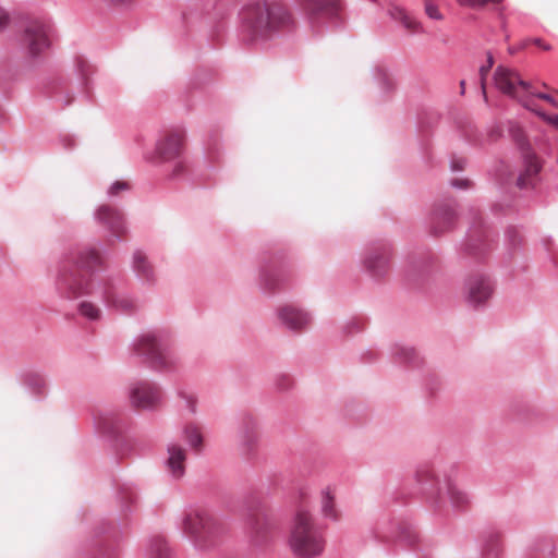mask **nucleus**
Instances as JSON below:
<instances>
[{
    "label": "nucleus",
    "mask_w": 558,
    "mask_h": 558,
    "mask_svg": "<svg viewBox=\"0 0 558 558\" xmlns=\"http://www.w3.org/2000/svg\"><path fill=\"white\" fill-rule=\"evenodd\" d=\"M129 397L137 409H154L161 400L160 389L147 381H137L130 387Z\"/></svg>",
    "instance_id": "10"
},
{
    "label": "nucleus",
    "mask_w": 558,
    "mask_h": 558,
    "mask_svg": "<svg viewBox=\"0 0 558 558\" xmlns=\"http://www.w3.org/2000/svg\"><path fill=\"white\" fill-rule=\"evenodd\" d=\"M151 558H171L169 548L162 538H156L149 547Z\"/></svg>",
    "instance_id": "28"
},
{
    "label": "nucleus",
    "mask_w": 558,
    "mask_h": 558,
    "mask_svg": "<svg viewBox=\"0 0 558 558\" xmlns=\"http://www.w3.org/2000/svg\"><path fill=\"white\" fill-rule=\"evenodd\" d=\"M415 480L424 489H430L435 486L436 475L429 464H422L416 469Z\"/></svg>",
    "instance_id": "23"
},
{
    "label": "nucleus",
    "mask_w": 558,
    "mask_h": 558,
    "mask_svg": "<svg viewBox=\"0 0 558 558\" xmlns=\"http://www.w3.org/2000/svg\"><path fill=\"white\" fill-rule=\"evenodd\" d=\"M130 189V185L128 182H124V181H116L113 182L110 187L108 189V195L109 196H116L118 195L121 191H126Z\"/></svg>",
    "instance_id": "35"
},
{
    "label": "nucleus",
    "mask_w": 558,
    "mask_h": 558,
    "mask_svg": "<svg viewBox=\"0 0 558 558\" xmlns=\"http://www.w3.org/2000/svg\"><path fill=\"white\" fill-rule=\"evenodd\" d=\"M496 88L504 95L517 100L521 105L527 104L526 99L532 90V83L521 77V74L505 65H498L494 72Z\"/></svg>",
    "instance_id": "8"
},
{
    "label": "nucleus",
    "mask_w": 558,
    "mask_h": 558,
    "mask_svg": "<svg viewBox=\"0 0 558 558\" xmlns=\"http://www.w3.org/2000/svg\"><path fill=\"white\" fill-rule=\"evenodd\" d=\"M288 544L293 555L299 558H316L323 554L325 537L307 510L301 508L295 512Z\"/></svg>",
    "instance_id": "3"
},
{
    "label": "nucleus",
    "mask_w": 558,
    "mask_h": 558,
    "mask_svg": "<svg viewBox=\"0 0 558 558\" xmlns=\"http://www.w3.org/2000/svg\"><path fill=\"white\" fill-rule=\"evenodd\" d=\"M109 3L116 7H124L131 4L134 0H107Z\"/></svg>",
    "instance_id": "42"
},
{
    "label": "nucleus",
    "mask_w": 558,
    "mask_h": 558,
    "mask_svg": "<svg viewBox=\"0 0 558 558\" xmlns=\"http://www.w3.org/2000/svg\"><path fill=\"white\" fill-rule=\"evenodd\" d=\"M102 257L95 247L84 246L72 251L61 262L56 286L68 299L93 294L96 287L92 272L100 268Z\"/></svg>",
    "instance_id": "1"
},
{
    "label": "nucleus",
    "mask_w": 558,
    "mask_h": 558,
    "mask_svg": "<svg viewBox=\"0 0 558 558\" xmlns=\"http://www.w3.org/2000/svg\"><path fill=\"white\" fill-rule=\"evenodd\" d=\"M27 385H28V388L34 393H40L46 387V383H45L44 378H41L38 375H31L28 377Z\"/></svg>",
    "instance_id": "32"
},
{
    "label": "nucleus",
    "mask_w": 558,
    "mask_h": 558,
    "mask_svg": "<svg viewBox=\"0 0 558 558\" xmlns=\"http://www.w3.org/2000/svg\"><path fill=\"white\" fill-rule=\"evenodd\" d=\"M456 223V215L449 205L439 206L432 218V232L440 235L453 228Z\"/></svg>",
    "instance_id": "16"
},
{
    "label": "nucleus",
    "mask_w": 558,
    "mask_h": 558,
    "mask_svg": "<svg viewBox=\"0 0 558 558\" xmlns=\"http://www.w3.org/2000/svg\"><path fill=\"white\" fill-rule=\"evenodd\" d=\"M389 14L395 20L400 21L401 24L404 26V28L407 31H409L410 33H412V34L425 33V29H424L422 23L420 21H417L415 17L408 14L402 8L391 5L389 9Z\"/></svg>",
    "instance_id": "21"
},
{
    "label": "nucleus",
    "mask_w": 558,
    "mask_h": 558,
    "mask_svg": "<svg viewBox=\"0 0 558 558\" xmlns=\"http://www.w3.org/2000/svg\"><path fill=\"white\" fill-rule=\"evenodd\" d=\"M183 439L195 451L199 452L203 447V436L199 428L193 424L186 425L182 432Z\"/></svg>",
    "instance_id": "24"
},
{
    "label": "nucleus",
    "mask_w": 558,
    "mask_h": 558,
    "mask_svg": "<svg viewBox=\"0 0 558 558\" xmlns=\"http://www.w3.org/2000/svg\"><path fill=\"white\" fill-rule=\"evenodd\" d=\"M96 427L101 433H112L114 430L116 418L111 412H100L94 417Z\"/></svg>",
    "instance_id": "25"
},
{
    "label": "nucleus",
    "mask_w": 558,
    "mask_h": 558,
    "mask_svg": "<svg viewBox=\"0 0 558 558\" xmlns=\"http://www.w3.org/2000/svg\"><path fill=\"white\" fill-rule=\"evenodd\" d=\"M538 116H541L544 120H546L550 124H553L556 128H558V114H556V116H546L543 112H538Z\"/></svg>",
    "instance_id": "40"
},
{
    "label": "nucleus",
    "mask_w": 558,
    "mask_h": 558,
    "mask_svg": "<svg viewBox=\"0 0 558 558\" xmlns=\"http://www.w3.org/2000/svg\"><path fill=\"white\" fill-rule=\"evenodd\" d=\"M277 316L281 325L292 331H301L312 322L310 313L293 305H286L279 308Z\"/></svg>",
    "instance_id": "11"
},
{
    "label": "nucleus",
    "mask_w": 558,
    "mask_h": 558,
    "mask_svg": "<svg viewBox=\"0 0 558 558\" xmlns=\"http://www.w3.org/2000/svg\"><path fill=\"white\" fill-rule=\"evenodd\" d=\"M20 28L21 45L29 57L36 58L50 47L52 27L47 20L26 17Z\"/></svg>",
    "instance_id": "6"
},
{
    "label": "nucleus",
    "mask_w": 558,
    "mask_h": 558,
    "mask_svg": "<svg viewBox=\"0 0 558 558\" xmlns=\"http://www.w3.org/2000/svg\"><path fill=\"white\" fill-rule=\"evenodd\" d=\"M425 14L436 21H442L444 14L440 12L439 7L433 0H423Z\"/></svg>",
    "instance_id": "31"
},
{
    "label": "nucleus",
    "mask_w": 558,
    "mask_h": 558,
    "mask_svg": "<svg viewBox=\"0 0 558 558\" xmlns=\"http://www.w3.org/2000/svg\"><path fill=\"white\" fill-rule=\"evenodd\" d=\"M457 2L462 7H469L472 9H481L487 5L498 7L504 2V0H457Z\"/></svg>",
    "instance_id": "30"
},
{
    "label": "nucleus",
    "mask_w": 558,
    "mask_h": 558,
    "mask_svg": "<svg viewBox=\"0 0 558 558\" xmlns=\"http://www.w3.org/2000/svg\"><path fill=\"white\" fill-rule=\"evenodd\" d=\"M320 512L325 519L338 521L340 512L336 505V493L330 487H325L320 492Z\"/></svg>",
    "instance_id": "20"
},
{
    "label": "nucleus",
    "mask_w": 558,
    "mask_h": 558,
    "mask_svg": "<svg viewBox=\"0 0 558 558\" xmlns=\"http://www.w3.org/2000/svg\"><path fill=\"white\" fill-rule=\"evenodd\" d=\"M9 21V14L2 8H0V31L4 29L8 26Z\"/></svg>",
    "instance_id": "39"
},
{
    "label": "nucleus",
    "mask_w": 558,
    "mask_h": 558,
    "mask_svg": "<svg viewBox=\"0 0 558 558\" xmlns=\"http://www.w3.org/2000/svg\"><path fill=\"white\" fill-rule=\"evenodd\" d=\"M77 311L81 316L89 320H98L101 317V310L89 301H82L78 304Z\"/></svg>",
    "instance_id": "27"
},
{
    "label": "nucleus",
    "mask_w": 558,
    "mask_h": 558,
    "mask_svg": "<svg viewBox=\"0 0 558 558\" xmlns=\"http://www.w3.org/2000/svg\"><path fill=\"white\" fill-rule=\"evenodd\" d=\"M347 328H350L349 332H352L353 330H360V325L357 322L351 320L348 323Z\"/></svg>",
    "instance_id": "43"
},
{
    "label": "nucleus",
    "mask_w": 558,
    "mask_h": 558,
    "mask_svg": "<svg viewBox=\"0 0 558 558\" xmlns=\"http://www.w3.org/2000/svg\"><path fill=\"white\" fill-rule=\"evenodd\" d=\"M182 397L185 399L186 408L194 413L196 407V398L193 395L186 393H182Z\"/></svg>",
    "instance_id": "38"
},
{
    "label": "nucleus",
    "mask_w": 558,
    "mask_h": 558,
    "mask_svg": "<svg viewBox=\"0 0 558 558\" xmlns=\"http://www.w3.org/2000/svg\"><path fill=\"white\" fill-rule=\"evenodd\" d=\"M136 354L143 355L156 369H167L173 364L166 333L148 330L138 336L133 342Z\"/></svg>",
    "instance_id": "5"
},
{
    "label": "nucleus",
    "mask_w": 558,
    "mask_h": 558,
    "mask_svg": "<svg viewBox=\"0 0 558 558\" xmlns=\"http://www.w3.org/2000/svg\"><path fill=\"white\" fill-rule=\"evenodd\" d=\"M397 354L402 356L404 361L409 363H414L417 357L416 351L413 348H401Z\"/></svg>",
    "instance_id": "36"
},
{
    "label": "nucleus",
    "mask_w": 558,
    "mask_h": 558,
    "mask_svg": "<svg viewBox=\"0 0 558 558\" xmlns=\"http://www.w3.org/2000/svg\"><path fill=\"white\" fill-rule=\"evenodd\" d=\"M99 296L108 306L123 314L132 313L136 307L132 298L125 294L112 292L109 289H99Z\"/></svg>",
    "instance_id": "17"
},
{
    "label": "nucleus",
    "mask_w": 558,
    "mask_h": 558,
    "mask_svg": "<svg viewBox=\"0 0 558 558\" xmlns=\"http://www.w3.org/2000/svg\"><path fill=\"white\" fill-rule=\"evenodd\" d=\"M532 90L533 93H530L527 96V104H523L522 106L529 110H532L538 114V110L535 107V100L536 99H543L551 105H556L554 98L549 96L548 94L541 93L537 87L532 83Z\"/></svg>",
    "instance_id": "26"
},
{
    "label": "nucleus",
    "mask_w": 558,
    "mask_h": 558,
    "mask_svg": "<svg viewBox=\"0 0 558 558\" xmlns=\"http://www.w3.org/2000/svg\"><path fill=\"white\" fill-rule=\"evenodd\" d=\"M493 293V288L487 278L482 276L471 278L466 283L468 302L474 306L486 302Z\"/></svg>",
    "instance_id": "13"
},
{
    "label": "nucleus",
    "mask_w": 558,
    "mask_h": 558,
    "mask_svg": "<svg viewBox=\"0 0 558 558\" xmlns=\"http://www.w3.org/2000/svg\"><path fill=\"white\" fill-rule=\"evenodd\" d=\"M494 62L495 61H494L493 54L490 52H488L487 53V63L480 68L481 87H482V93H483L485 100H487L486 78H487L489 71L492 70V68L494 65Z\"/></svg>",
    "instance_id": "29"
},
{
    "label": "nucleus",
    "mask_w": 558,
    "mask_h": 558,
    "mask_svg": "<svg viewBox=\"0 0 558 558\" xmlns=\"http://www.w3.org/2000/svg\"><path fill=\"white\" fill-rule=\"evenodd\" d=\"M460 87H461V94H464V90H465V82L464 81L460 82Z\"/></svg>",
    "instance_id": "46"
},
{
    "label": "nucleus",
    "mask_w": 558,
    "mask_h": 558,
    "mask_svg": "<svg viewBox=\"0 0 558 558\" xmlns=\"http://www.w3.org/2000/svg\"><path fill=\"white\" fill-rule=\"evenodd\" d=\"M449 493L451 501L456 507H463L464 505L468 504V497L462 490L456 487H451Z\"/></svg>",
    "instance_id": "33"
},
{
    "label": "nucleus",
    "mask_w": 558,
    "mask_h": 558,
    "mask_svg": "<svg viewBox=\"0 0 558 558\" xmlns=\"http://www.w3.org/2000/svg\"><path fill=\"white\" fill-rule=\"evenodd\" d=\"M72 99H68L66 101L63 102V106H66L71 102Z\"/></svg>",
    "instance_id": "48"
},
{
    "label": "nucleus",
    "mask_w": 558,
    "mask_h": 558,
    "mask_svg": "<svg viewBox=\"0 0 558 558\" xmlns=\"http://www.w3.org/2000/svg\"><path fill=\"white\" fill-rule=\"evenodd\" d=\"M529 43H533L534 45H536L538 48H541L544 51L551 50V46L549 44L545 43L541 38H534L532 40H525V41L522 43L521 48H525Z\"/></svg>",
    "instance_id": "37"
},
{
    "label": "nucleus",
    "mask_w": 558,
    "mask_h": 558,
    "mask_svg": "<svg viewBox=\"0 0 558 558\" xmlns=\"http://www.w3.org/2000/svg\"><path fill=\"white\" fill-rule=\"evenodd\" d=\"M304 9L311 16L333 14L338 9V0H302Z\"/></svg>",
    "instance_id": "22"
},
{
    "label": "nucleus",
    "mask_w": 558,
    "mask_h": 558,
    "mask_svg": "<svg viewBox=\"0 0 558 558\" xmlns=\"http://www.w3.org/2000/svg\"><path fill=\"white\" fill-rule=\"evenodd\" d=\"M517 50L514 48H509V52L513 54Z\"/></svg>",
    "instance_id": "47"
},
{
    "label": "nucleus",
    "mask_w": 558,
    "mask_h": 558,
    "mask_svg": "<svg viewBox=\"0 0 558 558\" xmlns=\"http://www.w3.org/2000/svg\"><path fill=\"white\" fill-rule=\"evenodd\" d=\"M184 137V132L182 131H171L160 137L156 143L154 161L165 163L181 157Z\"/></svg>",
    "instance_id": "9"
},
{
    "label": "nucleus",
    "mask_w": 558,
    "mask_h": 558,
    "mask_svg": "<svg viewBox=\"0 0 558 558\" xmlns=\"http://www.w3.org/2000/svg\"><path fill=\"white\" fill-rule=\"evenodd\" d=\"M464 159H453L451 162V168L456 171L463 170L464 169Z\"/></svg>",
    "instance_id": "41"
},
{
    "label": "nucleus",
    "mask_w": 558,
    "mask_h": 558,
    "mask_svg": "<svg viewBox=\"0 0 558 558\" xmlns=\"http://www.w3.org/2000/svg\"><path fill=\"white\" fill-rule=\"evenodd\" d=\"M243 31L250 40L268 39L289 25L290 14L279 3L256 0L243 7L240 13Z\"/></svg>",
    "instance_id": "2"
},
{
    "label": "nucleus",
    "mask_w": 558,
    "mask_h": 558,
    "mask_svg": "<svg viewBox=\"0 0 558 558\" xmlns=\"http://www.w3.org/2000/svg\"><path fill=\"white\" fill-rule=\"evenodd\" d=\"M173 167H172V170H171V173H170V177L171 178H178L180 175H182L185 170H186V161L179 157L178 159L173 160Z\"/></svg>",
    "instance_id": "34"
},
{
    "label": "nucleus",
    "mask_w": 558,
    "mask_h": 558,
    "mask_svg": "<svg viewBox=\"0 0 558 558\" xmlns=\"http://www.w3.org/2000/svg\"><path fill=\"white\" fill-rule=\"evenodd\" d=\"M183 532L201 549L209 548L226 532L225 524L205 509H192L183 519Z\"/></svg>",
    "instance_id": "4"
},
{
    "label": "nucleus",
    "mask_w": 558,
    "mask_h": 558,
    "mask_svg": "<svg viewBox=\"0 0 558 558\" xmlns=\"http://www.w3.org/2000/svg\"><path fill=\"white\" fill-rule=\"evenodd\" d=\"M384 266L383 247H368L363 259V267L373 277L380 276Z\"/></svg>",
    "instance_id": "19"
},
{
    "label": "nucleus",
    "mask_w": 558,
    "mask_h": 558,
    "mask_svg": "<svg viewBox=\"0 0 558 558\" xmlns=\"http://www.w3.org/2000/svg\"><path fill=\"white\" fill-rule=\"evenodd\" d=\"M238 442L243 454H250L257 442V429L254 417L250 414L241 416L238 426Z\"/></svg>",
    "instance_id": "12"
},
{
    "label": "nucleus",
    "mask_w": 558,
    "mask_h": 558,
    "mask_svg": "<svg viewBox=\"0 0 558 558\" xmlns=\"http://www.w3.org/2000/svg\"><path fill=\"white\" fill-rule=\"evenodd\" d=\"M95 218L99 223L111 230L117 239H120V234L125 231L122 214L108 205L100 206L95 213Z\"/></svg>",
    "instance_id": "14"
},
{
    "label": "nucleus",
    "mask_w": 558,
    "mask_h": 558,
    "mask_svg": "<svg viewBox=\"0 0 558 558\" xmlns=\"http://www.w3.org/2000/svg\"><path fill=\"white\" fill-rule=\"evenodd\" d=\"M509 132L522 149V168L517 184L520 189H534L541 182L543 162L526 145L523 130L519 124L511 123Z\"/></svg>",
    "instance_id": "7"
},
{
    "label": "nucleus",
    "mask_w": 558,
    "mask_h": 558,
    "mask_svg": "<svg viewBox=\"0 0 558 558\" xmlns=\"http://www.w3.org/2000/svg\"><path fill=\"white\" fill-rule=\"evenodd\" d=\"M264 281L267 286H269L270 289L275 288V284L270 282V279L268 277H265Z\"/></svg>",
    "instance_id": "45"
},
{
    "label": "nucleus",
    "mask_w": 558,
    "mask_h": 558,
    "mask_svg": "<svg viewBox=\"0 0 558 558\" xmlns=\"http://www.w3.org/2000/svg\"><path fill=\"white\" fill-rule=\"evenodd\" d=\"M452 184L454 186H459V187H468L469 186V181L468 180H454L452 182Z\"/></svg>",
    "instance_id": "44"
},
{
    "label": "nucleus",
    "mask_w": 558,
    "mask_h": 558,
    "mask_svg": "<svg viewBox=\"0 0 558 558\" xmlns=\"http://www.w3.org/2000/svg\"><path fill=\"white\" fill-rule=\"evenodd\" d=\"M168 458L166 466L174 478H181L185 473L186 452L182 446L171 442L167 447Z\"/></svg>",
    "instance_id": "15"
},
{
    "label": "nucleus",
    "mask_w": 558,
    "mask_h": 558,
    "mask_svg": "<svg viewBox=\"0 0 558 558\" xmlns=\"http://www.w3.org/2000/svg\"><path fill=\"white\" fill-rule=\"evenodd\" d=\"M132 269L138 280L151 283L155 280V272L144 252L137 250L133 254Z\"/></svg>",
    "instance_id": "18"
}]
</instances>
